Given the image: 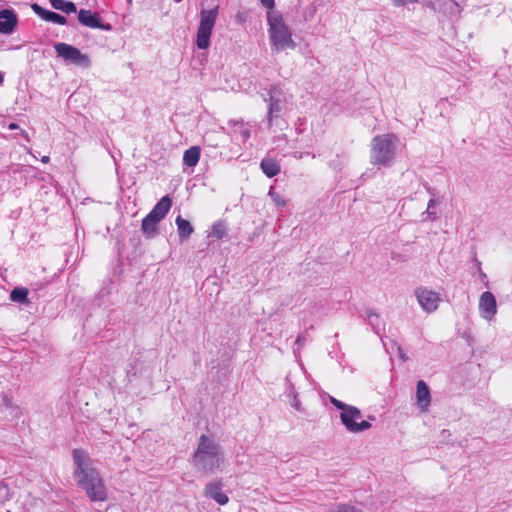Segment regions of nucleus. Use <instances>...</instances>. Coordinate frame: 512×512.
Listing matches in <instances>:
<instances>
[{
	"instance_id": "1",
	"label": "nucleus",
	"mask_w": 512,
	"mask_h": 512,
	"mask_svg": "<svg viewBox=\"0 0 512 512\" xmlns=\"http://www.w3.org/2000/svg\"><path fill=\"white\" fill-rule=\"evenodd\" d=\"M72 458L76 466L74 477L87 497L92 502H104L107 500V488L97 469L93 466L91 458L81 449L72 451Z\"/></svg>"
},
{
	"instance_id": "2",
	"label": "nucleus",
	"mask_w": 512,
	"mask_h": 512,
	"mask_svg": "<svg viewBox=\"0 0 512 512\" xmlns=\"http://www.w3.org/2000/svg\"><path fill=\"white\" fill-rule=\"evenodd\" d=\"M225 458L222 446L211 435H201L193 454V465L205 474H213L224 466Z\"/></svg>"
},
{
	"instance_id": "3",
	"label": "nucleus",
	"mask_w": 512,
	"mask_h": 512,
	"mask_svg": "<svg viewBox=\"0 0 512 512\" xmlns=\"http://www.w3.org/2000/svg\"><path fill=\"white\" fill-rule=\"evenodd\" d=\"M267 32L271 49L275 53H281L285 50H294L297 43L293 38V31L286 22L283 13H266Z\"/></svg>"
},
{
	"instance_id": "4",
	"label": "nucleus",
	"mask_w": 512,
	"mask_h": 512,
	"mask_svg": "<svg viewBox=\"0 0 512 512\" xmlns=\"http://www.w3.org/2000/svg\"><path fill=\"white\" fill-rule=\"evenodd\" d=\"M398 137L387 133L375 136L370 145V162L376 166H390L396 158Z\"/></svg>"
},
{
	"instance_id": "5",
	"label": "nucleus",
	"mask_w": 512,
	"mask_h": 512,
	"mask_svg": "<svg viewBox=\"0 0 512 512\" xmlns=\"http://www.w3.org/2000/svg\"><path fill=\"white\" fill-rule=\"evenodd\" d=\"M329 401L342 412L340 413L341 423L350 433H361L371 428V423L363 419L361 411L352 405H348L333 396Z\"/></svg>"
},
{
	"instance_id": "6",
	"label": "nucleus",
	"mask_w": 512,
	"mask_h": 512,
	"mask_svg": "<svg viewBox=\"0 0 512 512\" xmlns=\"http://www.w3.org/2000/svg\"><path fill=\"white\" fill-rule=\"evenodd\" d=\"M218 18V6L212 9H201L200 20L196 32V46L205 50L210 46V38Z\"/></svg>"
},
{
	"instance_id": "7",
	"label": "nucleus",
	"mask_w": 512,
	"mask_h": 512,
	"mask_svg": "<svg viewBox=\"0 0 512 512\" xmlns=\"http://www.w3.org/2000/svg\"><path fill=\"white\" fill-rule=\"evenodd\" d=\"M413 294L421 309L429 314L437 311L442 302L441 295L426 286L416 287Z\"/></svg>"
},
{
	"instance_id": "8",
	"label": "nucleus",
	"mask_w": 512,
	"mask_h": 512,
	"mask_svg": "<svg viewBox=\"0 0 512 512\" xmlns=\"http://www.w3.org/2000/svg\"><path fill=\"white\" fill-rule=\"evenodd\" d=\"M54 49L57 55L65 61L73 63L77 66L87 68L90 66V59L86 54H83L78 48L58 42L54 44Z\"/></svg>"
},
{
	"instance_id": "9",
	"label": "nucleus",
	"mask_w": 512,
	"mask_h": 512,
	"mask_svg": "<svg viewBox=\"0 0 512 512\" xmlns=\"http://www.w3.org/2000/svg\"><path fill=\"white\" fill-rule=\"evenodd\" d=\"M479 313L480 316L488 322L494 319L497 314V302L492 292L485 291L480 295Z\"/></svg>"
},
{
	"instance_id": "10",
	"label": "nucleus",
	"mask_w": 512,
	"mask_h": 512,
	"mask_svg": "<svg viewBox=\"0 0 512 512\" xmlns=\"http://www.w3.org/2000/svg\"><path fill=\"white\" fill-rule=\"evenodd\" d=\"M1 406L4 408L11 420H19L23 415V411L16 402L11 391H4L0 395Z\"/></svg>"
},
{
	"instance_id": "11",
	"label": "nucleus",
	"mask_w": 512,
	"mask_h": 512,
	"mask_svg": "<svg viewBox=\"0 0 512 512\" xmlns=\"http://www.w3.org/2000/svg\"><path fill=\"white\" fill-rule=\"evenodd\" d=\"M416 404L421 412H427L431 404L430 390L423 380H419L416 385Z\"/></svg>"
},
{
	"instance_id": "12",
	"label": "nucleus",
	"mask_w": 512,
	"mask_h": 512,
	"mask_svg": "<svg viewBox=\"0 0 512 512\" xmlns=\"http://www.w3.org/2000/svg\"><path fill=\"white\" fill-rule=\"evenodd\" d=\"M204 495L220 505H226L229 502L228 496L222 491V484L220 482L207 483L204 488Z\"/></svg>"
},
{
	"instance_id": "13",
	"label": "nucleus",
	"mask_w": 512,
	"mask_h": 512,
	"mask_svg": "<svg viewBox=\"0 0 512 512\" xmlns=\"http://www.w3.org/2000/svg\"><path fill=\"white\" fill-rule=\"evenodd\" d=\"M17 23L18 19L13 10L4 9L0 11V33L11 34Z\"/></svg>"
},
{
	"instance_id": "14",
	"label": "nucleus",
	"mask_w": 512,
	"mask_h": 512,
	"mask_svg": "<svg viewBox=\"0 0 512 512\" xmlns=\"http://www.w3.org/2000/svg\"><path fill=\"white\" fill-rule=\"evenodd\" d=\"M78 20L82 25L90 28H99L103 30L109 29V25H102L99 15L91 12L90 10L81 9L78 13Z\"/></svg>"
},
{
	"instance_id": "15",
	"label": "nucleus",
	"mask_w": 512,
	"mask_h": 512,
	"mask_svg": "<svg viewBox=\"0 0 512 512\" xmlns=\"http://www.w3.org/2000/svg\"><path fill=\"white\" fill-rule=\"evenodd\" d=\"M31 7L33 11L45 21L53 22L59 25L66 24V18L58 13L46 10L36 3L32 4Z\"/></svg>"
},
{
	"instance_id": "16",
	"label": "nucleus",
	"mask_w": 512,
	"mask_h": 512,
	"mask_svg": "<svg viewBox=\"0 0 512 512\" xmlns=\"http://www.w3.org/2000/svg\"><path fill=\"white\" fill-rule=\"evenodd\" d=\"M172 206V200L169 196H163L160 201L154 206V208L149 212L153 218H156V221H161L166 214L169 212Z\"/></svg>"
},
{
	"instance_id": "17",
	"label": "nucleus",
	"mask_w": 512,
	"mask_h": 512,
	"mask_svg": "<svg viewBox=\"0 0 512 512\" xmlns=\"http://www.w3.org/2000/svg\"><path fill=\"white\" fill-rule=\"evenodd\" d=\"M260 167L269 178L274 177L280 171V165L274 158H264L260 163Z\"/></svg>"
},
{
	"instance_id": "18",
	"label": "nucleus",
	"mask_w": 512,
	"mask_h": 512,
	"mask_svg": "<svg viewBox=\"0 0 512 512\" xmlns=\"http://www.w3.org/2000/svg\"><path fill=\"white\" fill-rule=\"evenodd\" d=\"M159 221H156V218H153L151 214H147L142 220L141 229L142 232L148 238H152L157 233V224Z\"/></svg>"
},
{
	"instance_id": "19",
	"label": "nucleus",
	"mask_w": 512,
	"mask_h": 512,
	"mask_svg": "<svg viewBox=\"0 0 512 512\" xmlns=\"http://www.w3.org/2000/svg\"><path fill=\"white\" fill-rule=\"evenodd\" d=\"M283 105L280 98L275 97L270 93L269 107H268V122L271 124L273 118H277L282 111Z\"/></svg>"
},
{
	"instance_id": "20",
	"label": "nucleus",
	"mask_w": 512,
	"mask_h": 512,
	"mask_svg": "<svg viewBox=\"0 0 512 512\" xmlns=\"http://www.w3.org/2000/svg\"><path fill=\"white\" fill-rule=\"evenodd\" d=\"M200 148L198 146H192L187 149L183 154V162L188 167H194L198 164L200 159Z\"/></svg>"
},
{
	"instance_id": "21",
	"label": "nucleus",
	"mask_w": 512,
	"mask_h": 512,
	"mask_svg": "<svg viewBox=\"0 0 512 512\" xmlns=\"http://www.w3.org/2000/svg\"><path fill=\"white\" fill-rule=\"evenodd\" d=\"M175 222L181 240H186L194 232V228L191 223L188 220L183 219L181 216H178Z\"/></svg>"
},
{
	"instance_id": "22",
	"label": "nucleus",
	"mask_w": 512,
	"mask_h": 512,
	"mask_svg": "<svg viewBox=\"0 0 512 512\" xmlns=\"http://www.w3.org/2000/svg\"><path fill=\"white\" fill-rule=\"evenodd\" d=\"M51 6L56 10H61L67 14L76 12V6L73 2L66 0H50Z\"/></svg>"
},
{
	"instance_id": "23",
	"label": "nucleus",
	"mask_w": 512,
	"mask_h": 512,
	"mask_svg": "<svg viewBox=\"0 0 512 512\" xmlns=\"http://www.w3.org/2000/svg\"><path fill=\"white\" fill-rule=\"evenodd\" d=\"M227 233V225L224 221L220 220L212 225L211 237L222 239Z\"/></svg>"
},
{
	"instance_id": "24",
	"label": "nucleus",
	"mask_w": 512,
	"mask_h": 512,
	"mask_svg": "<svg viewBox=\"0 0 512 512\" xmlns=\"http://www.w3.org/2000/svg\"><path fill=\"white\" fill-rule=\"evenodd\" d=\"M28 290L26 288H15L10 293V299L18 303H27Z\"/></svg>"
},
{
	"instance_id": "25",
	"label": "nucleus",
	"mask_w": 512,
	"mask_h": 512,
	"mask_svg": "<svg viewBox=\"0 0 512 512\" xmlns=\"http://www.w3.org/2000/svg\"><path fill=\"white\" fill-rule=\"evenodd\" d=\"M268 195L271 197L273 202L278 207H285L286 206V200L279 195L277 192H275L274 187H270V190L268 192Z\"/></svg>"
},
{
	"instance_id": "26",
	"label": "nucleus",
	"mask_w": 512,
	"mask_h": 512,
	"mask_svg": "<svg viewBox=\"0 0 512 512\" xmlns=\"http://www.w3.org/2000/svg\"><path fill=\"white\" fill-rule=\"evenodd\" d=\"M367 320H368L369 324L375 328V327L379 326L380 316L378 313H376L372 310H369V311H367Z\"/></svg>"
},
{
	"instance_id": "27",
	"label": "nucleus",
	"mask_w": 512,
	"mask_h": 512,
	"mask_svg": "<svg viewBox=\"0 0 512 512\" xmlns=\"http://www.w3.org/2000/svg\"><path fill=\"white\" fill-rule=\"evenodd\" d=\"M261 5L266 8V13L270 12H278L279 10L275 9V0H259Z\"/></svg>"
},
{
	"instance_id": "28",
	"label": "nucleus",
	"mask_w": 512,
	"mask_h": 512,
	"mask_svg": "<svg viewBox=\"0 0 512 512\" xmlns=\"http://www.w3.org/2000/svg\"><path fill=\"white\" fill-rule=\"evenodd\" d=\"M437 204V200L436 199H430L429 202H428V205H427V211H426V214L428 215L429 218H431L432 220L436 219L437 218V214L436 212L434 211H430V209L432 207H434L435 205Z\"/></svg>"
},
{
	"instance_id": "29",
	"label": "nucleus",
	"mask_w": 512,
	"mask_h": 512,
	"mask_svg": "<svg viewBox=\"0 0 512 512\" xmlns=\"http://www.w3.org/2000/svg\"><path fill=\"white\" fill-rule=\"evenodd\" d=\"M289 395L293 397V401L291 402V405L299 410L300 409V403L299 401L297 400V395H296V392L294 390V387L292 385H290V392H289Z\"/></svg>"
},
{
	"instance_id": "30",
	"label": "nucleus",
	"mask_w": 512,
	"mask_h": 512,
	"mask_svg": "<svg viewBox=\"0 0 512 512\" xmlns=\"http://www.w3.org/2000/svg\"><path fill=\"white\" fill-rule=\"evenodd\" d=\"M395 7H401L409 3H416L419 0H390Z\"/></svg>"
},
{
	"instance_id": "31",
	"label": "nucleus",
	"mask_w": 512,
	"mask_h": 512,
	"mask_svg": "<svg viewBox=\"0 0 512 512\" xmlns=\"http://www.w3.org/2000/svg\"><path fill=\"white\" fill-rule=\"evenodd\" d=\"M240 125H241L240 134L244 140H247L250 137V131L248 128L244 127L243 123H240Z\"/></svg>"
},
{
	"instance_id": "32",
	"label": "nucleus",
	"mask_w": 512,
	"mask_h": 512,
	"mask_svg": "<svg viewBox=\"0 0 512 512\" xmlns=\"http://www.w3.org/2000/svg\"><path fill=\"white\" fill-rule=\"evenodd\" d=\"M304 342H305V338L303 336H298L295 343L298 345V346H302L304 345Z\"/></svg>"
},
{
	"instance_id": "33",
	"label": "nucleus",
	"mask_w": 512,
	"mask_h": 512,
	"mask_svg": "<svg viewBox=\"0 0 512 512\" xmlns=\"http://www.w3.org/2000/svg\"><path fill=\"white\" fill-rule=\"evenodd\" d=\"M398 354H399V357H400L402 360H404V361H406V360H407V357H406L405 353L403 352V350H402V348H401L400 346H398Z\"/></svg>"
},
{
	"instance_id": "34",
	"label": "nucleus",
	"mask_w": 512,
	"mask_h": 512,
	"mask_svg": "<svg viewBox=\"0 0 512 512\" xmlns=\"http://www.w3.org/2000/svg\"><path fill=\"white\" fill-rule=\"evenodd\" d=\"M236 19L239 23H243L245 21V16L242 14H237Z\"/></svg>"
},
{
	"instance_id": "35",
	"label": "nucleus",
	"mask_w": 512,
	"mask_h": 512,
	"mask_svg": "<svg viewBox=\"0 0 512 512\" xmlns=\"http://www.w3.org/2000/svg\"><path fill=\"white\" fill-rule=\"evenodd\" d=\"M8 128H9L10 130H15V129H18V128H19V126H18V124H16V123H11V124H9Z\"/></svg>"
},
{
	"instance_id": "36",
	"label": "nucleus",
	"mask_w": 512,
	"mask_h": 512,
	"mask_svg": "<svg viewBox=\"0 0 512 512\" xmlns=\"http://www.w3.org/2000/svg\"><path fill=\"white\" fill-rule=\"evenodd\" d=\"M315 14V8H311L309 10V12H307V15L309 16V18H312Z\"/></svg>"
},
{
	"instance_id": "37",
	"label": "nucleus",
	"mask_w": 512,
	"mask_h": 512,
	"mask_svg": "<svg viewBox=\"0 0 512 512\" xmlns=\"http://www.w3.org/2000/svg\"><path fill=\"white\" fill-rule=\"evenodd\" d=\"M49 160H50L49 156H43V157H42V159H41V161H42L43 163H48V162H49Z\"/></svg>"
},
{
	"instance_id": "38",
	"label": "nucleus",
	"mask_w": 512,
	"mask_h": 512,
	"mask_svg": "<svg viewBox=\"0 0 512 512\" xmlns=\"http://www.w3.org/2000/svg\"><path fill=\"white\" fill-rule=\"evenodd\" d=\"M229 123H230V124H235V125H236V124H238V122H237V121H230Z\"/></svg>"
},
{
	"instance_id": "39",
	"label": "nucleus",
	"mask_w": 512,
	"mask_h": 512,
	"mask_svg": "<svg viewBox=\"0 0 512 512\" xmlns=\"http://www.w3.org/2000/svg\"><path fill=\"white\" fill-rule=\"evenodd\" d=\"M3 81V76L0 74V84L2 83Z\"/></svg>"
},
{
	"instance_id": "40",
	"label": "nucleus",
	"mask_w": 512,
	"mask_h": 512,
	"mask_svg": "<svg viewBox=\"0 0 512 512\" xmlns=\"http://www.w3.org/2000/svg\"><path fill=\"white\" fill-rule=\"evenodd\" d=\"M127 1H128V3H131V2H132V0H127Z\"/></svg>"
}]
</instances>
